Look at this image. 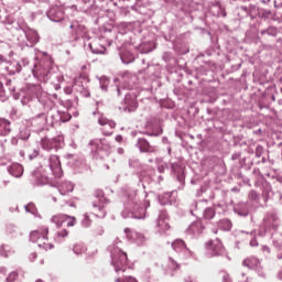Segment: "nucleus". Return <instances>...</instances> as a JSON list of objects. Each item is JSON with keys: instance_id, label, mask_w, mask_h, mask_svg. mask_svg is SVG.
<instances>
[{"instance_id": "nucleus-36", "label": "nucleus", "mask_w": 282, "mask_h": 282, "mask_svg": "<svg viewBox=\"0 0 282 282\" xmlns=\"http://www.w3.org/2000/svg\"><path fill=\"white\" fill-rule=\"evenodd\" d=\"M17 276H18L17 272H11L9 274V276L7 278V282H14V281H17Z\"/></svg>"}, {"instance_id": "nucleus-52", "label": "nucleus", "mask_w": 282, "mask_h": 282, "mask_svg": "<svg viewBox=\"0 0 282 282\" xmlns=\"http://www.w3.org/2000/svg\"><path fill=\"white\" fill-rule=\"evenodd\" d=\"M23 65H28V59H22Z\"/></svg>"}, {"instance_id": "nucleus-3", "label": "nucleus", "mask_w": 282, "mask_h": 282, "mask_svg": "<svg viewBox=\"0 0 282 282\" xmlns=\"http://www.w3.org/2000/svg\"><path fill=\"white\" fill-rule=\"evenodd\" d=\"M111 252V265L115 268L116 272H124L127 270V253L120 249V247H115L110 250Z\"/></svg>"}, {"instance_id": "nucleus-37", "label": "nucleus", "mask_w": 282, "mask_h": 282, "mask_svg": "<svg viewBox=\"0 0 282 282\" xmlns=\"http://www.w3.org/2000/svg\"><path fill=\"white\" fill-rule=\"evenodd\" d=\"M6 252H8V246H1L0 247V256L8 257V253H6Z\"/></svg>"}, {"instance_id": "nucleus-46", "label": "nucleus", "mask_w": 282, "mask_h": 282, "mask_svg": "<svg viewBox=\"0 0 282 282\" xmlns=\"http://www.w3.org/2000/svg\"><path fill=\"white\" fill-rule=\"evenodd\" d=\"M6 272H7L6 267H1V268H0V274H6Z\"/></svg>"}, {"instance_id": "nucleus-1", "label": "nucleus", "mask_w": 282, "mask_h": 282, "mask_svg": "<svg viewBox=\"0 0 282 282\" xmlns=\"http://www.w3.org/2000/svg\"><path fill=\"white\" fill-rule=\"evenodd\" d=\"M147 208H149V200H144V196L140 198L135 192H131L126 196L124 210L121 215L123 219H127V217L144 219Z\"/></svg>"}, {"instance_id": "nucleus-60", "label": "nucleus", "mask_w": 282, "mask_h": 282, "mask_svg": "<svg viewBox=\"0 0 282 282\" xmlns=\"http://www.w3.org/2000/svg\"><path fill=\"white\" fill-rule=\"evenodd\" d=\"M36 282H43V280H37Z\"/></svg>"}, {"instance_id": "nucleus-27", "label": "nucleus", "mask_w": 282, "mask_h": 282, "mask_svg": "<svg viewBox=\"0 0 282 282\" xmlns=\"http://www.w3.org/2000/svg\"><path fill=\"white\" fill-rule=\"evenodd\" d=\"M205 219H213L215 217V209L207 208L204 213Z\"/></svg>"}, {"instance_id": "nucleus-5", "label": "nucleus", "mask_w": 282, "mask_h": 282, "mask_svg": "<svg viewBox=\"0 0 282 282\" xmlns=\"http://www.w3.org/2000/svg\"><path fill=\"white\" fill-rule=\"evenodd\" d=\"M64 138L63 135H57L53 139L44 138L41 141V147L44 151H52V149H62L63 148Z\"/></svg>"}, {"instance_id": "nucleus-28", "label": "nucleus", "mask_w": 282, "mask_h": 282, "mask_svg": "<svg viewBox=\"0 0 282 282\" xmlns=\"http://www.w3.org/2000/svg\"><path fill=\"white\" fill-rule=\"evenodd\" d=\"M115 282H138L133 276L117 278Z\"/></svg>"}, {"instance_id": "nucleus-2", "label": "nucleus", "mask_w": 282, "mask_h": 282, "mask_svg": "<svg viewBox=\"0 0 282 282\" xmlns=\"http://www.w3.org/2000/svg\"><path fill=\"white\" fill-rule=\"evenodd\" d=\"M50 232V229L46 227H42L37 230H34L30 234V239L33 241V243H37L39 248H42V250H52L54 248V245L50 242L47 239V235Z\"/></svg>"}, {"instance_id": "nucleus-32", "label": "nucleus", "mask_w": 282, "mask_h": 282, "mask_svg": "<svg viewBox=\"0 0 282 282\" xmlns=\"http://www.w3.org/2000/svg\"><path fill=\"white\" fill-rule=\"evenodd\" d=\"M26 39H29L30 43H39V35L33 33V36L30 37V34H26Z\"/></svg>"}, {"instance_id": "nucleus-17", "label": "nucleus", "mask_w": 282, "mask_h": 282, "mask_svg": "<svg viewBox=\"0 0 282 282\" xmlns=\"http://www.w3.org/2000/svg\"><path fill=\"white\" fill-rule=\"evenodd\" d=\"M204 230V225L202 224V220H197L193 223L188 229L187 232L189 235H200V232Z\"/></svg>"}, {"instance_id": "nucleus-26", "label": "nucleus", "mask_w": 282, "mask_h": 282, "mask_svg": "<svg viewBox=\"0 0 282 282\" xmlns=\"http://www.w3.org/2000/svg\"><path fill=\"white\" fill-rule=\"evenodd\" d=\"M82 226L84 228H89V226H91V218H89V215H84V218L82 219Z\"/></svg>"}, {"instance_id": "nucleus-53", "label": "nucleus", "mask_w": 282, "mask_h": 282, "mask_svg": "<svg viewBox=\"0 0 282 282\" xmlns=\"http://www.w3.org/2000/svg\"><path fill=\"white\" fill-rule=\"evenodd\" d=\"M118 153H124V150L119 149V150H118Z\"/></svg>"}, {"instance_id": "nucleus-23", "label": "nucleus", "mask_w": 282, "mask_h": 282, "mask_svg": "<svg viewBox=\"0 0 282 282\" xmlns=\"http://www.w3.org/2000/svg\"><path fill=\"white\" fill-rule=\"evenodd\" d=\"M120 58L122 63H124L126 65H129V63H133L134 61L133 55L127 51H124L123 53H120Z\"/></svg>"}, {"instance_id": "nucleus-30", "label": "nucleus", "mask_w": 282, "mask_h": 282, "mask_svg": "<svg viewBox=\"0 0 282 282\" xmlns=\"http://www.w3.org/2000/svg\"><path fill=\"white\" fill-rule=\"evenodd\" d=\"M77 34L83 39H87V31L85 30V26L79 25L77 29Z\"/></svg>"}, {"instance_id": "nucleus-9", "label": "nucleus", "mask_w": 282, "mask_h": 282, "mask_svg": "<svg viewBox=\"0 0 282 282\" xmlns=\"http://www.w3.org/2000/svg\"><path fill=\"white\" fill-rule=\"evenodd\" d=\"M206 246L209 257H217V254H221V252H224V247L221 246V241H219V239L209 241Z\"/></svg>"}, {"instance_id": "nucleus-12", "label": "nucleus", "mask_w": 282, "mask_h": 282, "mask_svg": "<svg viewBox=\"0 0 282 282\" xmlns=\"http://www.w3.org/2000/svg\"><path fill=\"white\" fill-rule=\"evenodd\" d=\"M48 18L55 23H61L65 19V14L63 13V9L53 8L48 11Z\"/></svg>"}, {"instance_id": "nucleus-10", "label": "nucleus", "mask_w": 282, "mask_h": 282, "mask_svg": "<svg viewBox=\"0 0 282 282\" xmlns=\"http://www.w3.org/2000/svg\"><path fill=\"white\" fill-rule=\"evenodd\" d=\"M93 208H95V213H97L96 217H99V219L105 218L107 215V212L105 210V197L96 198L93 203Z\"/></svg>"}, {"instance_id": "nucleus-38", "label": "nucleus", "mask_w": 282, "mask_h": 282, "mask_svg": "<svg viewBox=\"0 0 282 282\" xmlns=\"http://www.w3.org/2000/svg\"><path fill=\"white\" fill-rule=\"evenodd\" d=\"M31 91H33L35 96H39V94H41V86H32Z\"/></svg>"}, {"instance_id": "nucleus-56", "label": "nucleus", "mask_w": 282, "mask_h": 282, "mask_svg": "<svg viewBox=\"0 0 282 282\" xmlns=\"http://www.w3.org/2000/svg\"><path fill=\"white\" fill-rule=\"evenodd\" d=\"M279 279H281V280H282V272H280V273H279Z\"/></svg>"}, {"instance_id": "nucleus-21", "label": "nucleus", "mask_w": 282, "mask_h": 282, "mask_svg": "<svg viewBox=\"0 0 282 282\" xmlns=\"http://www.w3.org/2000/svg\"><path fill=\"white\" fill-rule=\"evenodd\" d=\"M58 191L61 195H67V193H72L74 191V185L69 182H64L59 187Z\"/></svg>"}, {"instance_id": "nucleus-19", "label": "nucleus", "mask_w": 282, "mask_h": 282, "mask_svg": "<svg viewBox=\"0 0 282 282\" xmlns=\"http://www.w3.org/2000/svg\"><path fill=\"white\" fill-rule=\"evenodd\" d=\"M135 94L130 93L126 95L124 102L129 107V109H135L138 107V101L135 100Z\"/></svg>"}, {"instance_id": "nucleus-34", "label": "nucleus", "mask_w": 282, "mask_h": 282, "mask_svg": "<svg viewBox=\"0 0 282 282\" xmlns=\"http://www.w3.org/2000/svg\"><path fill=\"white\" fill-rule=\"evenodd\" d=\"M68 235H69V231H67L66 229H63V230L57 232V237L59 239H65V237H67Z\"/></svg>"}, {"instance_id": "nucleus-62", "label": "nucleus", "mask_w": 282, "mask_h": 282, "mask_svg": "<svg viewBox=\"0 0 282 282\" xmlns=\"http://www.w3.org/2000/svg\"><path fill=\"white\" fill-rule=\"evenodd\" d=\"M0 96H3V95H0Z\"/></svg>"}, {"instance_id": "nucleus-20", "label": "nucleus", "mask_w": 282, "mask_h": 282, "mask_svg": "<svg viewBox=\"0 0 282 282\" xmlns=\"http://www.w3.org/2000/svg\"><path fill=\"white\" fill-rule=\"evenodd\" d=\"M10 133V121L0 118V137H6Z\"/></svg>"}, {"instance_id": "nucleus-18", "label": "nucleus", "mask_w": 282, "mask_h": 282, "mask_svg": "<svg viewBox=\"0 0 282 282\" xmlns=\"http://www.w3.org/2000/svg\"><path fill=\"white\" fill-rule=\"evenodd\" d=\"M158 227L160 228L161 232H166V230L171 228V226L169 225V218H166V214L160 215Z\"/></svg>"}, {"instance_id": "nucleus-31", "label": "nucleus", "mask_w": 282, "mask_h": 282, "mask_svg": "<svg viewBox=\"0 0 282 282\" xmlns=\"http://www.w3.org/2000/svg\"><path fill=\"white\" fill-rule=\"evenodd\" d=\"M26 153L29 155V160H34V158L39 156V150L37 149H33L32 151L28 150Z\"/></svg>"}, {"instance_id": "nucleus-33", "label": "nucleus", "mask_w": 282, "mask_h": 282, "mask_svg": "<svg viewBox=\"0 0 282 282\" xmlns=\"http://www.w3.org/2000/svg\"><path fill=\"white\" fill-rule=\"evenodd\" d=\"M183 256L185 257V259H191V257H193V251L185 247V249L183 250Z\"/></svg>"}, {"instance_id": "nucleus-41", "label": "nucleus", "mask_w": 282, "mask_h": 282, "mask_svg": "<svg viewBox=\"0 0 282 282\" xmlns=\"http://www.w3.org/2000/svg\"><path fill=\"white\" fill-rule=\"evenodd\" d=\"M171 268H173V270H177V268H180V264H177V262H175V260H171Z\"/></svg>"}, {"instance_id": "nucleus-40", "label": "nucleus", "mask_w": 282, "mask_h": 282, "mask_svg": "<svg viewBox=\"0 0 282 282\" xmlns=\"http://www.w3.org/2000/svg\"><path fill=\"white\" fill-rule=\"evenodd\" d=\"M19 72H21V64L18 63L15 65V69H11L10 74H17V73L19 74Z\"/></svg>"}, {"instance_id": "nucleus-43", "label": "nucleus", "mask_w": 282, "mask_h": 282, "mask_svg": "<svg viewBox=\"0 0 282 282\" xmlns=\"http://www.w3.org/2000/svg\"><path fill=\"white\" fill-rule=\"evenodd\" d=\"M3 63H8V59L3 55H0V65H3Z\"/></svg>"}, {"instance_id": "nucleus-29", "label": "nucleus", "mask_w": 282, "mask_h": 282, "mask_svg": "<svg viewBox=\"0 0 282 282\" xmlns=\"http://www.w3.org/2000/svg\"><path fill=\"white\" fill-rule=\"evenodd\" d=\"M26 213H31V215H36V206L32 203L25 206Z\"/></svg>"}, {"instance_id": "nucleus-25", "label": "nucleus", "mask_w": 282, "mask_h": 282, "mask_svg": "<svg viewBox=\"0 0 282 282\" xmlns=\"http://www.w3.org/2000/svg\"><path fill=\"white\" fill-rule=\"evenodd\" d=\"M89 48L91 50L93 54H105V46L100 45L99 47H94V44H89Z\"/></svg>"}, {"instance_id": "nucleus-22", "label": "nucleus", "mask_w": 282, "mask_h": 282, "mask_svg": "<svg viewBox=\"0 0 282 282\" xmlns=\"http://www.w3.org/2000/svg\"><path fill=\"white\" fill-rule=\"evenodd\" d=\"M172 248L175 252H184L186 250V243L184 240L177 239L172 243Z\"/></svg>"}, {"instance_id": "nucleus-15", "label": "nucleus", "mask_w": 282, "mask_h": 282, "mask_svg": "<svg viewBox=\"0 0 282 282\" xmlns=\"http://www.w3.org/2000/svg\"><path fill=\"white\" fill-rule=\"evenodd\" d=\"M137 147L142 151V153H153L156 149L151 145L145 139H139Z\"/></svg>"}, {"instance_id": "nucleus-8", "label": "nucleus", "mask_w": 282, "mask_h": 282, "mask_svg": "<svg viewBox=\"0 0 282 282\" xmlns=\"http://www.w3.org/2000/svg\"><path fill=\"white\" fill-rule=\"evenodd\" d=\"M127 238L133 241L138 246H144L147 243V237L138 231H131V229L124 230Z\"/></svg>"}, {"instance_id": "nucleus-4", "label": "nucleus", "mask_w": 282, "mask_h": 282, "mask_svg": "<svg viewBox=\"0 0 282 282\" xmlns=\"http://www.w3.org/2000/svg\"><path fill=\"white\" fill-rule=\"evenodd\" d=\"M51 223L54 224L56 228H63L65 224L67 228H72L76 226V217L65 214H57L51 218Z\"/></svg>"}, {"instance_id": "nucleus-42", "label": "nucleus", "mask_w": 282, "mask_h": 282, "mask_svg": "<svg viewBox=\"0 0 282 282\" xmlns=\"http://www.w3.org/2000/svg\"><path fill=\"white\" fill-rule=\"evenodd\" d=\"M223 281L224 282H232V280H230V275H228V274L224 275Z\"/></svg>"}, {"instance_id": "nucleus-24", "label": "nucleus", "mask_w": 282, "mask_h": 282, "mask_svg": "<svg viewBox=\"0 0 282 282\" xmlns=\"http://www.w3.org/2000/svg\"><path fill=\"white\" fill-rule=\"evenodd\" d=\"M73 252L76 254H84V252H87V247H85V245L77 243L74 246Z\"/></svg>"}, {"instance_id": "nucleus-58", "label": "nucleus", "mask_w": 282, "mask_h": 282, "mask_svg": "<svg viewBox=\"0 0 282 282\" xmlns=\"http://www.w3.org/2000/svg\"><path fill=\"white\" fill-rule=\"evenodd\" d=\"M67 158H74L72 154H68Z\"/></svg>"}, {"instance_id": "nucleus-7", "label": "nucleus", "mask_w": 282, "mask_h": 282, "mask_svg": "<svg viewBox=\"0 0 282 282\" xmlns=\"http://www.w3.org/2000/svg\"><path fill=\"white\" fill-rule=\"evenodd\" d=\"M50 170L55 177H63V167H61V160L57 155L50 158Z\"/></svg>"}, {"instance_id": "nucleus-13", "label": "nucleus", "mask_w": 282, "mask_h": 282, "mask_svg": "<svg viewBox=\"0 0 282 282\" xmlns=\"http://www.w3.org/2000/svg\"><path fill=\"white\" fill-rule=\"evenodd\" d=\"M90 147H93V149H96V151L100 149L102 151H109L110 149L109 142H107V140L105 139H95L90 141Z\"/></svg>"}, {"instance_id": "nucleus-11", "label": "nucleus", "mask_w": 282, "mask_h": 282, "mask_svg": "<svg viewBox=\"0 0 282 282\" xmlns=\"http://www.w3.org/2000/svg\"><path fill=\"white\" fill-rule=\"evenodd\" d=\"M32 72L34 76H41L42 78H45L50 74V62H46L45 64H35Z\"/></svg>"}, {"instance_id": "nucleus-54", "label": "nucleus", "mask_w": 282, "mask_h": 282, "mask_svg": "<svg viewBox=\"0 0 282 282\" xmlns=\"http://www.w3.org/2000/svg\"><path fill=\"white\" fill-rule=\"evenodd\" d=\"M115 243H116V246H118V243H120V240L117 239V240L115 241Z\"/></svg>"}, {"instance_id": "nucleus-35", "label": "nucleus", "mask_w": 282, "mask_h": 282, "mask_svg": "<svg viewBox=\"0 0 282 282\" xmlns=\"http://www.w3.org/2000/svg\"><path fill=\"white\" fill-rule=\"evenodd\" d=\"M223 224L224 230H230L232 228V223H230V220H223Z\"/></svg>"}, {"instance_id": "nucleus-50", "label": "nucleus", "mask_w": 282, "mask_h": 282, "mask_svg": "<svg viewBox=\"0 0 282 282\" xmlns=\"http://www.w3.org/2000/svg\"><path fill=\"white\" fill-rule=\"evenodd\" d=\"M159 172L164 173V165L159 166Z\"/></svg>"}, {"instance_id": "nucleus-49", "label": "nucleus", "mask_w": 282, "mask_h": 282, "mask_svg": "<svg viewBox=\"0 0 282 282\" xmlns=\"http://www.w3.org/2000/svg\"><path fill=\"white\" fill-rule=\"evenodd\" d=\"M122 140V135H117L116 137V142H120Z\"/></svg>"}, {"instance_id": "nucleus-47", "label": "nucleus", "mask_w": 282, "mask_h": 282, "mask_svg": "<svg viewBox=\"0 0 282 282\" xmlns=\"http://www.w3.org/2000/svg\"><path fill=\"white\" fill-rule=\"evenodd\" d=\"M21 140H28L30 138V133H28L25 137L23 134L20 135Z\"/></svg>"}, {"instance_id": "nucleus-61", "label": "nucleus", "mask_w": 282, "mask_h": 282, "mask_svg": "<svg viewBox=\"0 0 282 282\" xmlns=\"http://www.w3.org/2000/svg\"><path fill=\"white\" fill-rule=\"evenodd\" d=\"M118 94H120V88H118Z\"/></svg>"}, {"instance_id": "nucleus-59", "label": "nucleus", "mask_w": 282, "mask_h": 282, "mask_svg": "<svg viewBox=\"0 0 282 282\" xmlns=\"http://www.w3.org/2000/svg\"><path fill=\"white\" fill-rule=\"evenodd\" d=\"M251 195H256V193H254V192H251Z\"/></svg>"}, {"instance_id": "nucleus-14", "label": "nucleus", "mask_w": 282, "mask_h": 282, "mask_svg": "<svg viewBox=\"0 0 282 282\" xmlns=\"http://www.w3.org/2000/svg\"><path fill=\"white\" fill-rule=\"evenodd\" d=\"M242 265H245L246 268H249L250 270H257L258 272L261 269V262L259 261V259L254 257L247 258L242 262Z\"/></svg>"}, {"instance_id": "nucleus-48", "label": "nucleus", "mask_w": 282, "mask_h": 282, "mask_svg": "<svg viewBox=\"0 0 282 282\" xmlns=\"http://www.w3.org/2000/svg\"><path fill=\"white\" fill-rule=\"evenodd\" d=\"M68 164H69L70 166H78V161H76V163H74L73 161H69Z\"/></svg>"}, {"instance_id": "nucleus-55", "label": "nucleus", "mask_w": 282, "mask_h": 282, "mask_svg": "<svg viewBox=\"0 0 282 282\" xmlns=\"http://www.w3.org/2000/svg\"><path fill=\"white\" fill-rule=\"evenodd\" d=\"M12 144H17V140L15 139L12 140Z\"/></svg>"}, {"instance_id": "nucleus-6", "label": "nucleus", "mask_w": 282, "mask_h": 282, "mask_svg": "<svg viewBox=\"0 0 282 282\" xmlns=\"http://www.w3.org/2000/svg\"><path fill=\"white\" fill-rule=\"evenodd\" d=\"M98 123L102 127L104 135H111L113 129L116 128V122L111 121L102 116L98 118Z\"/></svg>"}, {"instance_id": "nucleus-51", "label": "nucleus", "mask_w": 282, "mask_h": 282, "mask_svg": "<svg viewBox=\"0 0 282 282\" xmlns=\"http://www.w3.org/2000/svg\"><path fill=\"white\" fill-rule=\"evenodd\" d=\"M263 250H264V252L270 253V248L269 247H263Z\"/></svg>"}, {"instance_id": "nucleus-45", "label": "nucleus", "mask_w": 282, "mask_h": 282, "mask_svg": "<svg viewBox=\"0 0 282 282\" xmlns=\"http://www.w3.org/2000/svg\"><path fill=\"white\" fill-rule=\"evenodd\" d=\"M35 259H36V253H31V254H30V260H31V261H34Z\"/></svg>"}, {"instance_id": "nucleus-57", "label": "nucleus", "mask_w": 282, "mask_h": 282, "mask_svg": "<svg viewBox=\"0 0 282 282\" xmlns=\"http://www.w3.org/2000/svg\"><path fill=\"white\" fill-rule=\"evenodd\" d=\"M126 87H127V89H131V86H129V85H128V86H126Z\"/></svg>"}, {"instance_id": "nucleus-44", "label": "nucleus", "mask_w": 282, "mask_h": 282, "mask_svg": "<svg viewBox=\"0 0 282 282\" xmlns=\"http://www.w3.org/2000/svg\"><path fill=\"white\" fill-rule=\"evenodd\" d=\"M250 246L252 247V248H254V246H259V243L257 242V239H251V241H250Z\"/></svg>"}, {"instance_id": "nucleus-16", "label": "nucleus", "mask_w": 282, "mask_h": 282, "mask_svg": "<svg viewBox=\"0 0 282 282\" xmlns=\"http://www.w3.org/2000/svg\"><path fill=\"white\" fill-rule=\"evenodd\" d=\"M8 172L10 173V175H12L13 177H21V175H23V165L19 164V163H13L10 165V167L8 169Z\"/></svg>"}, {"instance_id": "nucleus-39", "label": "nucleus", "mask_w": 282, "mask_h": 282, "mask_svg": "<svg viewBox=\"0 0 282 282\" xmlns=\"http://www.w3.org/2000/svg\"><path fill=\"white\" fill-rule=\"evenodd\" d=\"M102 80H104V84L101 85V89L104 91H107V85H109V79L105 77Z\"/></svg>"}]
</instances>
